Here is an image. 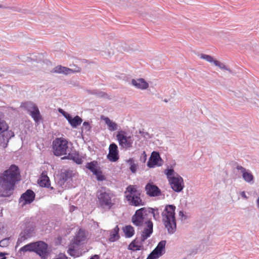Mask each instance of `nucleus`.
<instances>
[{"label":"nucleus","instance_id":"nucleus-36","mask_svg":"<svg viewBox=\"0 0 259 259\" xmlns=\"http://www.w3.org/2000/svg\"><path fill=\"white\" fill-rule=\"evenodd\" d=\"M83 128H84L86 131H89L91 129V126L88 122H84L83 123Z\"/></svg>","mask_w":259,"mask_h":259},{"label":"nucleus","instance_id":"nucleus-41","mask_svg":"<svg viewBox=\"0 0 259 259\" xmlns=\"http://www.w3.org/2000/svg\"><path fill=\"white\" fill-rule=\"evenodd\" d=\"M179 216L183 218L184 217V214L183 211H180L179 213Z\"/></svg>","mask_w":259,"mask_h":259},{"label":"nucleus","instance_id":"nucleus-44","mask_svg":"<svg viewBox=\"0 0 259 259\" xmlns=\"http://www.w3.org/2000/svg\"><path fill=\"white\" fill-rule=\"evenodd\" d=\"M73 251V249H70L69 250H68V253H69L70 255H72V253L71 252Z\"/></svg>","mask_w":259,"mask_h":259},{"label":"nucleus","instance_id":"nucleus-42","mask_svg":"<svg viewBox=\"0 0 259 259\" xmlns=\"http://www.w3.org/2000/svg\"><path fill=\"white\" fill-rule=\"evenodd\" d=\"M90 259H99V256L98 255L96 254L92 256V257Z\"/></svg>","mask_w":259,"mask_h":259},{"label":"nucleus","instance_id":"nucleus-38","mask_svg":"<svg viewBox=\"0 0 259 259\" xmlns=\"http://www.w3.org/2000/svg\"><path fill=\"white\" fill-rule=\"evenodd\" d=\"M137 166L135 164H133L130 166V169L133 172H135L136 171Z\"/></svg>","mask_w":259,"mask_h":259},{"label":"nucleus","instance_id":"nucleus-2","mask_svg":"<svg viewBox=\"0 0 259 259\" xmlns=\"http://www.w3.org/2000/svg\"><path fill=\"white\" fill-rule=\"evenodd\" d=\"M175 209L176 206L175 205H167L162 213V221L170 234H172L176 231Z\"/></svg>","mask_w":259,"mask_h":259},{"label":"nucleus","instance_id":"nucleus-35","mask_svg":"<svg viewBox=\"0 0 259 259\" xmlns=\"http://www.w3.org/2000/svg\"><path fill=\"white\" fill-rule=\"evenodd\" d=\"M9 238H5L0 241V246L6 247L9 245Z\"/></svg>","mask_w":259,"mask_h":259},{"label":"nucleus","instance_id":"nucleus-1","mask_svg":"<svg viewBox=\"0 0 259 259\" xmlns=\"http://www.w3.org/2000/svg\"><path fill=\"white\" fill-rule=\"evenodd\" d=\"M20 172L18 166L12 165L9 169L0 174V196H11L16 183L20 180Z\"/></svg>","mask_w":259,"mask_h":259},{"label":"nucleus","instance_id":"nucleus-27","mask_svg":"<svg viewBox=\"0 0 259 259\" xmlns=\"http://www.w3.org/2000/svg\"><path fill=\"white\" fill-rule=\"evenodd\" d=\"M36 242L31 243L28 244L23 247H21L20 249L21 251L26 252V251H35V248L36 247Z\"/></svg>","mask_w":259,"mask_h":259},{"label":"nucleus","instance_id":"nucleus-20","mask_svg":"<svg viewBox=\"0 0 259 259\" xmlns=\"http://www.w3.org/2000/svg\"><path fill=\"white\" fill-rule=\"evenodd\" d=\"M132 83L134 86L141 90L147 89L149 87L148 83L143 78L133 79Z\"/></svg>","mask_w":259,"mask_h":259},{"label":"nucleus","instance_id":"nucleus-15","mask_svg":"<svg viewBox=\"0 0 259 259\" xmlns=\"http://www.w3.org/2000/svg\"><path fill=\"white\" fill-rule=\"evenodd\" d=\"M161 159L159 154L157 152H153L148 162L147 165L149 167L161 165Z\"/></svg>","mask_w":259,"mask_h":259},{"label":"nucleus","instance_id":"nucleus-3","mask_svg":"<svg viewBox=\"0 0 259 259\" xmlns=\"http://www.w3.org/2000/svg\"><path fill=\"white\" fill-rule=\"evenodd\" d=\"M114 196L110 190H107L102 187L97 193L99 205L104 209H110L115 204V199H112Z\"/></svg>","mask_w":259,"mask_h":259},{"label":"nucleus","instance_id":"nucleus-16","mask_svg":"<svg viewBox=\"0 0 259 259\" xmlns=\"http://www.w3.org/2000/svg\"><path fill=\"white\" fill-rule=\"evenodd\" d=\"M117 146L115 143L110 145L109 147L108 159L112 162H115L119 159Z\"/></svg>","mask_w":259,"mask_h":259},{"label":"nucleus","instance_id":"nucleus-6","mask_svg":"<svg viewBox=\"0 0 259 259\" xmlns=\"http://www.w3.org/2000/svg\"><path fill=\"white\" fill-rule=\"evenodd\" d=\"M53 149L56 156L66 155L68 149V141L62 137L56 138L53 142Z\"/></svg>","mask_w":259,"mask_h":259},{"label":"nucleus","instance_id":"nucleus-29","mask_svg":"<svg viewBox=\"0 0 259 259\" xmlns=\"http://www.w3.org/2000/svg\"><path fill=\"white\" fill-rule=\"evenodd\" d=\"M85 239V233L84 232L80 229L77 234L76 235V237L75 238V241L76 243H79L80 242L83 241Z\"/></svg>","mask_w":259,"mask_h":259},{"label":"nucleus","instance_id":"nucleus-23","mask_svg":"<svg viewBox=\"0 0 259 259\" xmlns=\"http://www.w3.org/2000/svg\"><path fill=\"white\" fill-rule=\"evenodd\" d=\"M101 119L105 121L109 131H114L117 129V124L115 122L111 120L108 117L102 116Z\"/></svg>","mask_w":259,"mask_h":259},{"label":"nucleus","instance_id":"nucleus-19","mask_svg":"<svg viewBox=\"0 0 259 259\" xmlns=\"http://www.w3.org/2000/svg\"><path fill=\"white\" fill-rule=\"evenodd\" d=\"M200 58L201 59L205 60L207 62H209L210 63H213L214 65L218 66L222 69L227 70L230 71V70L227 68L225 65H224L223 63H221V62L217 60H214L213 58L211 56L205 54H202L200 56Z\"/></svg>","mask_w":259,"mask_h":259},{"label":"nucleus","instance_id":"nucleus-21","mask_svg":"<svg viewBox=\"0 0 259 259\" xmlns=\"http://www.w3.org/2000/svg\"><path fill=\"white\" fill-rule=\"evenodd\" d=\"M237 169L240 170L242 174V177L243 179L247 182L249 183L251 182L253 179V176L251 172L246 171V169L240 165L237 166Z\"/></svg>","mask_w":259,"mask_h":259},{"label":"nucleus","instance_id":"nucleus-24","mask_svg":"<svg viewBox=\"0 0 259 259\" xmlns=\"http://www.w3.org/2000/svg\"><path fill=\"white\" fill-rule=\"evenodd\" d=\"M62 159H71L77 164H81L82 162V158L76 153H69L67 156L63 157Z\"/></svg>","mask_w":259,"mask_h":259},{"label":"nucleus","instance_id":"nucleus-34","mask_svg":"<svg viewBox=\"0 0 259 259\" xmlns=\"http://www.w3.org/2000/svg\"><path fill=\"white\" fill-rule=\"evenodd\" d=\"M93 174L96 176L97 180L99 181H103L105 179L104 176L102 175V172L99 168Z\"/></svg>","mask_w":259,"mask_h":259},{"label":"nucleus","instance_id":"nucleus-12","mask_svg":"<svg viewBox=\"0 0 259 259\" xmlns=\"http://www.w3.org/2000/svg\"><path fill=\"white\" fill-rule=\"evenodd\" d=\"M35 198V194L31 190H27L23 193L19 199V204L23 206L27 204L31 203Z\"/></svg>","mask_w":259,"mask_h":259},{"label":"nucleus","instance_id":"nucleus-18","mask_svg":"<svg viewBox=\"0 0 259 259\" xmlns=\"http://www.w3.org/2000/svg\"><path fill=\"white\" fill-rule=\"evenodd\" d=\"M64 117L68 120L71 126L73 128H76L77 126L80 125L82 121V119L78 115L72 118L69 113H65Z\"/></svg>","mask_w":259,"mask_h":259},{"label":"nucleus","instance_id":"nucleus-43","mask_svg":"<svg viewBox=\"0 0 259 259\" xmlns=\"http://www.w3.org/2000/svg\"><path fill=\"white\" fill-rule=\"evenodd\" d=\"M241 196H242V197H244V198H247V197H246V195H245V192H242L241 193Z\"/></svg>","mask_w":259,"mask_h":259},{"label":"nucleus","instance_id":"nucleus-33","mask_svg":"<svg viewBox=\"0 0 259 259\" xmlns=\"http://www.w3.org/2000/svg\"><path fill=\"white\" fill-rule=\"evenodd\" d=\"M61 176L63 180L67 181L68 179L72 177V172L70 170H66L61 174Z\"/></svg>","mask_w":259,"mask_h":259},{"label":"nucleus","instance_id":"nucleus-17","mask_svg":"<svg viewBox=\"0 0 259 259\" xmlns=\"http://www.w3.org/2000/svg\"><path fill=\"white\" fill-rule=\"evenodd\" d=\"M146 228H145L142 232L141 240V241L144 242L153 232V223L151 221H148L146 223Z\"/></svg>","mask_w":259,"mask_h":259},{"label":"nucleus","instance_id":"nucleus-25","mask_svg":"<svg viewBox=\"0 0 259 259\" xmlns=\"http://www.w3.org/2000/svg\"><path fill=\"white\" fill-rule=\"evenodd\" d=\"M119 229L118 226H116L111 231L109 240L111 242H114L119 239L120 236L119 234Z\"/></svg>","mask_w":259,"mask_h":259},{"label":"nucleus","instance_id":"nucleus-22","mask_svg":"<svg viewBox=\"0 0 259 259\" xmlns=\"http://www.w3.org/2000/svg\"><path fill=\"white\" fill-rule=\"evenodd\" d=\"M38 184L42 187H49L50 186V179L46 172H42L38 180Z\"/></svg>","mask_w":259,"mask_h":259},{"label":"nucleus","instance_id":"nucleus-26","mask_svg":"<svg viewBox=\"0 0 259 259\" xmlns=\"http://www.w3.org/2000/svg\"><path fill=\"white\" fill-rule=\"evenodd\" d=\"M123 231L127 238L132 237L135 234L134 228L131 225L125 226L123 228Z\"/></svg>","mask_w":259,"mask_h":259},{"label":"nucleus","instance_id":"nucleus-11","mask_svg":"<svg viewBox=\"0 0 259 259\" xmlns=\"http://www.w3.org/2000/svg\"><path fill=\"white\" fill-rule=\"evenodd\" d=\"M34 252L38 254L41 259H46L49 254L47 244L42 241L36 242Z\"/></svg>","mask_w":259,"mask_h":259},{"label":"nucleus","instance_id":"nucleus-45","mask_svg":"<svg viewBox=\"0 0 259 259\" xmlns=\"http://www.w3.org/2000/svg\"><path fill=\"white\" fill-rule=\"evenodd\" d=\"M257 206L259 207V197L257 199Z\"/></svg>","mask_w":259,"mask_h":259},{"label":"nucleus","instance_id":"nucleus-37","mask_svg":"<svg viewBox=\"0 0 259 259\" xmlns=\"http://www.w3.org/2000/svg\"><path fill=\"white\" fill-rule=\"evenodd\" d=\"M53 259H68V257L64 254L60 253Z\"/></svg>","mask_w":259,"mask_h":259},{"label":"nucleus","instance_id":"nucleus-46","mask_svg":"<svg viewBox=\"0 0 259 259\" xmlns=\"http://www.w3.org/2000/svg\"><path fill=\"white\" fill-rule=\"evenodd\" d=\"M4 8L2 5H0V8Z\"/></svg>","mask_w":259,"mask_h":259},{"label":"nucleus","instance_id":"nucleus-28","mask_svg":"<svg viewBox=\"0 0 259 259\" xmlns=\"http://www.w3.org/2000/svg\"><path fill=\"white\" fill-rule=\"evenodd\" d=\"M85 166L87 168L89 169L93 173L99 169L98 167V162L96 161H93L91 162L87 163Z\"/></svg>","mask_w":259,"mask_h":259},{"label":"nucleus","instance_id":"nucleus-31","mask_svg":"<svg viewBox=\"0 0 259 259\" xmlns=\"http://www.w3.org/2000/svg\"><path fill=\"white\" fill-rule=\"evenodd\" d=\"M128 249L132 250H139L141 249V245L139 244L138 241L134 240L128 246Z\"/></svg>","mask_w":259,"mask_h":259},{"label":"nucleus","instance_id":"nucleus-7","mask_svg":"<svg viewBox=\"0 0 259 259\" xmlns=\"http://www.w3.org/2000/svg\"><path fill=\"white\" fill-rule=\"evenodd\" d=\"M9 129V125L5 120L0 118V146L3 148L7 146L9 138L7 134Z\"/></svg>","mask_w":259,"mask_h":259},{"label":"nucleus","instance_id":"nucleus-9","mask_svg":"<svg viewBox=\"0 0 259 259\" xmlns=\"http://www.w3.org/2000/svg\"><path fill=\"white\" fill-rule=\"evenodd\" d=\"M119 145L123 148H129L132 147L133 140L131 136H127L124 132H119L116 136Z\"/></svg>","mask_w":259,"mask_h":259},{"label":"nucleus","instance_id":"nucleus-8","mask_svg":"<svg viewBox=\"0 0 259 259\" xmlns=\"http://www.w3.org/2000/svg\"><path fill=\"white\" fill-rule=\"evenodd\" d=\"M24 105L35 122L38 123L41 120V116L39 109L34 103L31 102H26L24 103Z\"/></svg>","mask_w":259,"mask_h":259},{"label":"nucleus","instance_id":"nucleus-14","mask_svg":"<svg viewBox=\"0 0 259 259\" xmlns=\"http://www.w3.org/2000/svg\"><path fill=\"white\" fill-rule=\"evenodd\" d=\"M81 68L79 67H76L75 69H70L61 65H58L55 67L53 72L57 73H63L64 74H69L72 73L79 72Z\"/></svg>","mask_w":259,"mask_h":259},{"label":"nucleus","instance_id":"nucleus-40","mask_svg":"<svg viewBox=\"0 0 259 259\" xmlns=\"http://www.w3.org/2000/svg\"><path fill=\"white\" fill-rule=\"evenodd\" d=\"M59 112L62 113L63 115L64 116V115H65V113H67V112H66L64 111H63L62 109H59Z\"/></svg>","mask_w":259,"mask_h":259},{"label":"nucleus","instance_id":"nucleus-5","mask_svg":"<svg viewBox=\"0 0 259 259\" xmlns=\"http://www.w3.org/2000/svg\"><path fill=\"white\" fill-rule=\"evenodd\" d=\"M171 188L176 192H180L184 187L183 180L176 174L173 169H168L165 171Z\"/></svg>","mask_w":259,"mask_h":259},{"label":"nucleus","instance_id":"nucleus-10","mask_svg":"<svg viewBox=\"0 0 259 259\" xmlns=\"http://www.w3.org/2000/svg\"><path fill=\"white\" fill-rule=\"evenodd\" d=\"M148 215V211L144 208H141L136 211L135 214L132 217L133 223L137 226H141Z\"/></svg>","mask_w":259,"mask_h":259},{"label":"nucleus","instance_id":"nucleus-39","mask_svg":"<svg viewBox=\"0 0 259 259\" xmlns=\"http://www.w3.org/2000/svg\"><path fill=\"white\" fill-rule=\"evenodd\" d=\"M6 254H8V253L4 252H0L1 259H6V257L5 256V255Z\"/></svg>","mask_w":259,"mask_h":259},{"label":"nucleus","instance_id":"nucleus-30","mask_svg":"<svg viewBox=\"0 0 259 259\" xmlns=\"http://www.w3.org/2000/svg\"><path fill=\"white\" fill-rule=\"evenodd\" d=\"M166 241L164 240L161 241L157 245L156 247L154 249L162 255L165 252V246Z\"/></svg>","mask_w":259,"mask_h":259},{"label":"nucleus","instance_id":"nucleus-13","mask_svg":"<svg viewBox=\"0 0 259 259\" xmlns=\"http://www.w3.org/2000/svg\"><path fill=\"white\" fill-rule=\"evenodd\" d=\"M146 194L150 197H155L161 194L159 188L154 185L153 183H148L145 186Z\"/></svg>","mask_w":259,"mask_h":259},{"label":"nucleus","instance_id":"nucleus-32","mask_svg":"<svg viewBox=\"0 0 259 259\" xmlns=\"http://www.w3.org/2000/svg\"><path fill=\"white\" fill-rule=\"evenodd\" d=\"M162 254L161 253L154 249L149 254L147 259H157Z\"/></svg>","mask_w":259,"mask_h":259},{"label":"nucleus","instance_id":"nucleus-4","mask_svg":"<svg viewBox=\"0 0 259 259\" xmlns=\"http://www.w3.org/2000/svg\"><path fill=\"white\" fill-rule=\"evenodd\" d=\"M136 185H130L124 192L125 197L129 204L135 206L143 205L144 202L141 198V192Z\"/></svg>","mask_w":259,"mask_h":259}]
</instances>
